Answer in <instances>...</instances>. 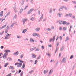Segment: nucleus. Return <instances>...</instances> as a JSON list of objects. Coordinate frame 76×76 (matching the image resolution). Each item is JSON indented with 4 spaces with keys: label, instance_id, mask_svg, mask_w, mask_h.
Instances as JSON below:
<instances>
[{
    "label": "nucleus",
    "instance_id": "nucleus-6",
    "mask_svg": "<svg viewBox=\"0 0 76 76\" xmlns=\"http://www.w3.org/2000/svg\"><path fill=\"white\" fill-rule=\"evenodd\" d=\"M13 9H14V12H18V11H17V10L16 9V5H14Z\"/></svg>",
    "mask_w": 76,
    "mask_h": 76
},
{
    "label": "nucleus",
    "instance_id": "nucleus-11",
    "mask_svg": "<svg viewBox=\"0 0 76 76\" xmlns=\"http://www.w3.org/2000/svg\"><path fill=\"white\" fill-rule=\"evenodd\" d=\"M41 28H35V31H37V32H38V31H39V30Z\"/></svg>",
    "mask_w": 76,
    "mask_h": 76
},
{
    "label": "nucleus",
    "instance_id": "nucleus-25",
    "mask_svg": "<svg viewBox=\"0 0 76 76\" xmlns=\"http://www.w3.org/2000/svg\"><path fill=\"white\" fill-rule=\"evenodd\" d=\"M58 15L59 17L60 18L61 16V15H62V13H58Z\"/></svg>",
    "mask_w": 76,
    "mask_h": 76
},
{
    "label": "nucleus",
    "instance_id": "nucleus-2",
    "mask_svg": "<svg viewBox=\"0 0 76 76\" xmlns=\"http://www.w3.org/2000/svg\"><path fill=\"white\" fill-rule=\"evenodd\" d=\"M18 65L17 66L18 67H20L22 66V63H16L15 64V66H16V65H18Z\"/></svg>",
    "mask_w": 76,
    "mask_h": 76
},
{
    "label": "nucleus",
    "instance_id": "nucleus-59",
    "mask_svg": "<svg viewBox=\"0 0 76 76\" xmlns=\"http://www.w3.org/2000/svg\"><path fill=\"white\" fill-rule=\"evenodd\" d=\"M33 36L34 37H35V36H36V33H33Z\"/></svg>",
    "mask_w": 76,
    "mask_h": 76
},
{
    "label": "nucleus",
    "instance_id": "nucleus-34",
    "mask_svg": "<svg viewBox=\"0 0 76 76\" xmlns=\"http://www.w3.org/2000/svg\"><path fill=\"white\" fill-rule=\"evenodd\" d=\"M63 21H61L59 22V24L61 25L63 24Z\"/></svg>",
    "mask_w": 76,
    "mask_h": 76
},
{
    "label": "nucleus",
    "instance_id": "nucleus-50",
    "mask_svg": "<svg viewBox=\"0 0 76 76\" xmlns=\"http://www.w3.org/2000/svg\"><path fill=\"white\" fill-rule=\"evenodd\" d=\"M37 62H38V61L37 60H35V62H34V64H37Z\"/></svg>",
    "mask_w": 76,
    "mask_h": 76
},
{
    "label": "nucleus",
    "instance_id": "nucleus-48",
    "mask_svg": "<svg viewBox=\"0 0 76 76\" xmlns=\"http://www.w3.org/2000/svg\"><path fill=\"white\" fill-rule=\"evenodd\" d=\"M72 25H71L70 28L69 29V32H70V31H71V29H72Z\"/></svg>",
    "mask_w": 76,
    "mask_h": 76
},
{
    "label": "nucleus",
    "instance_id": "nucleus-33",
    "mask_svg": "<svg viewBox=\"0 0 76 76\" xmlns=\"http://www.w3.org/2000/svg\"><path fill=\"white\" fill-rule=\"evenodd\" d=\"M4 32V31H3L2 32L0 33V35H3V34Z\"/></svg>",
    "mask_w": 76,
    "mask_h": 76
},
{
    "label": "nucleus",
    "instance_id": "nucleus-45",
    "mask_svg": "<svg viewBox=\"0 0 76 76\" xmlns=\"http://www.w3.org/2000/svg\"><path fill=\"white\" fill-rule=\"evenodd\" d=\"M68 16H70V17H72V14H69Z\"/></svg>",
    "mask_w": 76,
    "mask_h": 76
},
{
    "label": "nucleus",
    "instance_id": "nucleus-47",
    "mask_svg": "<svg viewBox=\"0 0 76 76\" xmlns=\"http://www.w3.org/2000/svg\"><path fill=\"white\" fill-rule=\"evenodd\" d=\"M39 50V48H37L35 50L36 51H38Z\"/></svg>",
    "mask_w": 76,
    "mask_h": 76
},
{
    "label": "nucleus",
    "instance_id": "nucleus-30",
    "mask_svg": "<svg viewBox=\"0 0 76 76\" xmlns=\"http://www.w3.org/2000/svg\"><path fill=\"white\" fill-rule=\"evenodd\" d=\"M63 50H64V46H63L61 48V51H63Z\"/></svg>",
    "mask_w": 76,
    "mask_h": 76
},
{
    "label": "nucleus",
    "instance_id": "nucleus-10",
    "mask_svg": "<svg viewBox=\"0 0 76 76\" xmlns=\"http://www.w3.org/2000/svg\"><path fill=\"white\" fill-rule=\"evenodd\" d=\"M18 54H19V52L18 51L15 52L13 53V55H14V56H18Z\"/></svg>",
    "mask_w": 76,
    "mask_h": 76
},
{
    "label": "nucleus",
    "instance_id": "nucleus-14",
    "mask_svg": "<svg viewBox=\"0 0 76 76\" xmlns=\"http://www.w3.org/2000/svg\"><path fill=\"white\" fill-rule=\"evenodd\" d=\"M27 20V19H23V20L22 21V22H23V25L25 24V22Z\"/></svg>",
    "mask_w": 76,
    "mask_h": 76
},
{
    "label": "nucleus",
    "instance_id": "nucleus-40",
    "mask_svg": "<svg viewBox=\"0 0 76 76\" xmlns=\"http://www.w3.org/2000/svg\"><path fill=\"white\" fill-rule=\"evenodd\" d=\"M6 25H4V26H3L1 28L2 29H3V28H4L6 27Z\"/></svg>",
    "mask_w": 76,
    "mask_h": 76
},
{
    "label": "nucleus",
    "instance_id": "nucleus-22",
    "mask_svg": "<svg viewBox=\"0 0 76 76\" xmlns=\"http://www.w3.org/2000/svg\"><path fill=\"white\" fill-rule=\"evenodd\" d=\"M15 23H12V24L11 25V26H10V27H11V28H13V26L15 25Z\"/></svg>",
    "mask_w": 76,
    "mask_h": 76
},
{
    "label": "nucleus",
    "instance_id": "nucleus-58",
    "mask_svg": "<svg viewBox=\"0 0 76 76\" xmlns=\"http://www.w3.org/2000/svg\"><path fill=\"white\" fill-rule=\"evenodd\" d=\"M27 7H28V6H26V7H25V8L24 9V10H26V9H27Z\"/></svg>",
    "mask_w": 76,
    "mask_h": 76
},
{
    "label": "nucleus",
    "instance_id": "nucleus-27",
    "mask_svg": "<svg viewBox=\"0 0 76 76\" xmlns=\"http://www.w3.org/2000/svg\"><path fill=\"white\" fill-rule=\"evenodd\" d=\"M23 9H20V11L19 12V13H20V14H21V13H22V12H23Z\"/></svg>",
    "mask_w": 76,
    "mask_h": 76
},
{
    "label": "nucleus",
    "instance_id": "nucleus-63",
    "mask_svg": "<svg viewBox=\"0 0 76 76\" xmlns=\"http://www.w3.org/2000/svg\"><path fill=\"white\" fill-rule=\"evenodd\" d=\"M3 48H4V47L3 46H1V49H3Z\"/></svg>",
    "mask_w": 76,
    "mask_h": 76
},
{
    "label": "nucleus",
    "instance_id": "nucleus-64",
    "mask_svg": "<svg viewBox=\"0 0 76 76\" xmlns=\"http://www.w3.org/2000/svg\"><path fill=\"white\" fill-rule=\"evenodd\" d=\"M72 3H74L75 4H76V1H72Z\"/></svg>",
    "mask_w": 76,
    "mask_h": 76
},
{
    "label": "nucleus",
    "instance_id": "nucleus-20",
    "mask_svg": "<svg viewBox=\"0 0 76 76\" xmlns=\"http://www.w3.org/2000/svg\"><path fill=\"white\" fill-rule=\"evenodd\" d=\"M32 57H33V58H35L36 57V56H35V54H32Z\"/></svg>",
    "mask_w": 76,
    "mask_h": 76
},
{
    "label": "nucleus",
    "instance_id": "nucleus-39",
    "mask_svg": "<svg viewBox=\"0 0 76 76\" xmlns=\"http://www.w3.org/2000/svg\"><path fill=\"white\" fill-rule=\"evenodd\" d=\"M63 29V28L62 27H59V30L60 31H61L62 30V29Z\"/></svg>",
    "mask_w": 76,
    "mask_h": 76
},
{
    "label": "nucleus",
    "instance_id": "nucleus-18",
    "mask_svg": "<svg viewBox=\"0 0 76 76\" xmlns=\"http://www.w3.org/2000/svg\"><path fill=\"white\" fill-rule=\"evenodd\" d=\"M53 70H52V69H51L50 72H49V75H50V74H51L53 73Z\"/></svg>",
    "mask_w": 76,
    "mask_h": 76
},
{
    "label": "nucleus",
    "instance_id": "nucleus-7",
    "mask_svg": "<svg viewBox=\"0 0 76 76\" xmlns=\"http://www.w3.org/2000/svg\"><path fill=\"white\" fill-rule=\"evenodd\" d=\"M4 52H5L6 53L8 54V53H10V50H4Z\"/></svg>",
    "mask_w": 76,
    "mask_h": 76
},
{
    "label": "nucleus",
    "instance_id": "nucleus-9",
    "mask_svg": "<svg viewBox=\"0 0 76 76\" xmlns=\"http://www.w3.org/2000/svg\"><path fill=\"white\" fill-rule=\"evenodd\" d=\"M30 20L32 21H35V18L34 17H33L31 18Z\"/></svg>",
    "mask_w": 76,
    "mask_h": 76
},
{
    "label": "nucleus",
    "instance_id": "nucleus-54",
    "mask_svg": "<svg viewBox=\"0 0 76 76\" xmlns=\"http://www.w3.org/2000/svg\"><path fill=\"white\" fill-rule=\"evenodd\" d=\"M51 29H54V27L53 26H52L51 27Z\"/></svg>",
    "mask_w": 76,
    "mask_h": 76
},
{
    "label": "nucleus",
    "instance_id": "nucleus-29",
    "mask_svg": "<svg viewBox=\"0 0 76 76\" xmlns=\"http://www.w3.org/2000/svg\"><path fill=\"white\" fill-rule=\"evenodd\" d=\"M36 35V36H37L38 37H39V38H40V36L38 34L36 33V34H35Z\"/></svg>",
    "mask_w": 76,
    "mask_h": 76
},
{
    "label": "nucleus",
    "instance_id": "nucleus-19",
    "mask_svg": "<svg viewBox=\"0 0 76 76\" xmlns=\"http://www.w3.org/2000/svg\"><path fill=\"white\" fill-rule=\"evenodd\" d=\"M27 31V30H26V29H24L23 30V31L22 32V33L23 34L24 33H25V32Z\"/></svg>",
    "mask_w": 76,
    "mask_h": 76
},
{
    "label": "nucleus",
    "instance_id": "nucleus-31",
    "mask_svg": "<svg viewBox=\"0 0 76 76\" xmlns=\"http://www.w3.org/2000/svg\"><path fill=\"white\" fill-rule=\"evenodd\" d=\"M9 64V63H6L5 65H4V67H7V65H8Z\"/></svg>",
    "mask_w": 76,
    "mask_h": 76
},
{
    "label": "nucleus",
    "instance_id": "nucleus-52",
    "mask_svg": "<svg viewBox=\"0 0 76 76\" xmlns=\"http://www.w3.org/2000/svg\"><path fill=\"white\" fill-rule=\"evenodd\" d=\"M63 29L64 30V31H66V29H67L65 27H64L63 28Z\"/></svg>",
    "mask_w": 76,
    "mask_h": 76
},
{
    "label": "nucleus",
    "instance_id": "nucleus-53",
    "mask_svg": "<svg viewBox=\"0 0 76 76\" xmlns=\"http://www.w3.org/2000/svg\"><path fill=\"white\" fill-rule=\"evenodd\" d=\"M59 39H60V40H62V37L60 36Z\"/></svg>",
    "mask_w": 76,
    "mask_h": 76
},
{
    "label": "nucleus",
    "instance_id": "nucleus-16",
    "mask_svg": "<svg viewBox=\"0 0 76 76\" xmlns=\"http://www.w3.org/2000/svg\"><path fill=\"white\" fill-rule=\"evenodd\" d=\"M61 62H62V63H65V62H66V59L65 58H63Z\"/></svg>",
    "mask_w": 76,
    "mask_h": 76
},
{
    "label": "nucleus",
    "instance_id": "nucleus-62",
    "mask_svg": "<svg viewBox=\"0 0 76 76\" xmlns=\"http://www.w3.org/2000/svg\"><path fill=\"white\" fill-rule=\"evenodd\" d=\"M61 53H60L59 54V57H61Z\"/></svg>",
    "mask_w": 76,
    "mask_h": 76
},
{
    "label": "nucleus",
    "instance_id": "nucleus-28",
    "mask_svg": "<svg viewBox=\"0 0 76 76\" xmlns=\"http://www.w3.org/2000/svg\"><path fill=\"white\" fill-rule=\"evenodd\" d=\"M52 11H53V9L51 8L50 9L49 11L50 13H52Z\"/></svg>",
    "mask_w": 76,
    "mask_h": 76
},
{
    "label": "nucleus",
    "instance_id": "nucleus-38",
    "mask_svg": "<svg viewBox=\"0 0 76 76\" xmlns=\"http://www.w3.org/2000/svg\"><path fill=\"white\" fill-rule=\"evenodd\" d=\"M25 0H23L22 2V4H23L24 3H25Z\"/></svg>",
    "mask_w": 76,
    "mask_h": 76
},
{
    "label": "nucleus",
    "instance_id": "nucleus-37",
    "mask_svg": "<svg viewBox=\"0 0 76 76\" xmlns=\"http://www.w3.org/2000/svg\"><path fill=\"white\" fill-rule=\"evenodd\" d=\"M33 72H34V70H32L31 71L29 72V73H30V74H31V73H32Z\"/></svg>",
    "mask_w": 76,
    "mask_h": 76
},
{
    "label": "nucleus",
    "instance_id": "nucleus-49",
    "mask_svg": "<svg viewBox=\"0 0 76 76\" xmlns=\"http://www.w3.org/2000/svg\"><path fill=\"white\" fill-rule=\"evenodd\" d=\"M16 18H17V15H15V16H14V19H16Z\"/></svg>",
    "mask_w": 76,
    "mask_h": 76
},
{
    "label": "nucleus",
    "instance_id": "nucleus-23",
    "mask_svg": "<svg viewBox=\"0 0 76 76\" xmlns=\"http://www.w3.org/2000/svg\"><path fill=\"white\" fill-rule=\"evenodd\" d=\"M69 36H67L65 40V41H69Z\"/></svg>",
    "mask_w": 76,
    "mask_h": 76
},
{
    "label": "nucleus",
    "instance_id": "nucleus-55",
    "mask_svg": "<svg viewBox=\"0 0 76 76\" xmlns=\"http://www.w3.org/2000/svg\"><path fill=\"white\" fill-rule=\"evenodd\" d=\"M10 13V12H8L7 14V16H8V15H9V14Z\"/></svg>",
    "mask_w": 76,
    "mask_h": 76
},
{
    "label": "nucleus",
    "instance_id": "nucleus-1",
    "mask_svg": "<svg viewBox=\"0 0 76 76\" xmlns=\"http://www.w3.org/2000/svg\"><path fill=\"white\" fill-rule=\"evenodd\" d=\"M11 34H9L7 33V35L4 38L5 39H8L10 38V36H11Z\"/></svg>",
    "mask_w": 76,
    "mask_h": 76
},
{
    "label": "nucleus",
    "instance_id": "nucleus-51",
    "mask_svg": "<svg viewBox=\"0 0 76 76\" xmlns=\"http://www.w3.org/2000/svg\"><path fill=\"white\" fill-rule=\"evenodd\" d=\"M73 58V55H72L70 57V59H72Z\"/></svg>",
    "mask_w": 76,
    "mask_h": 76
},
{
    "label": "nucleus",
    "instance_id": "nucleus-56",
    "mask_svg": "<svg viewBox=\"0 0 76 76\" xmlns=\"http://www.w3.org/2000/svg\"><path fill=\"white\" fill-rule=\"evenodd\" d=\"M33 0H31V4H33Z\"/></svg>",
    "mask_w": 76,
    "mask_h": 76
},
{
    "label": "nucleus",
    "instance_id": "nucleus-60",
    "mask_svg": "<svg viewBox=\"0 0 76 76\" xmlns=\"http://www.w3.org/2000/svg\"><path fill=\"white\" fill-rule=\"evenodd\" d=\"M21 71H22L21 70H20V69L18 71V73H20L21 72Z\"/></svg>",
    "mask_w": 76,
    "mask_h": 76
},
{
    "label": "nucleus",
    "instance_id": "nucleus-26",
    "mask_svg": "<svg viewBox=\"0 0 76 76\" xmlns=\"http://www.w3.org/2000/svg\"><path fill=\"white\" fill-rule=\"evenodd\" d=\"M35 48H36V47L33 48H31L30 49V51H33V50H35Z\"/></svg>",
    "mask_w": 76,
    "mask_h": 76
},
{
    "label": "nucleus",
    "instance_id": "nucleus-17",
    "mask_svg": "<svg viewBox=\"0 0 76 76\" xmlns=\"http://www.w3.org/2000/svg\"><path fill=\"white\" fill-rule=\"evenodd\" d=\"M25 64H23L22 68H21V69H25Z\"/></svg>",
    "mask_w": 76,
    "mask_h": 76
},
{
    "label": "nucleus",
    "instance_id": "nucleus-15",
    "mask_svg": "<svg viewBox=\"0 0 76 76\" xmlns=\"http://www.w3.org/2000/svg\"><path fill=\"white\" fill-rule=\"evenodd\" d=\"M48 70H44V74H46V73H48Z\"/></svg>",
    "mask_w": 76,
    "mask_h": 76
},
{
    "label": "nucleus",
    "instance_id": "nucleus-61",
    "mask_svg": "<svg viewBox=\"0 0 76 76\" xmlns=\"http://www.w3.org/2000/svg\"><path fill=\"white\" fill-rule=\"evenodd\" d=\"M23 58V55H21L20 56V58Z\"/></svg>",
    "mask_w": 76,
    "mask_h": 76
},
{
    "label": "nucleus",
    "instance_id": "nucleus-44",
    "mask_svg": "<svg viewBox=\"0 0 76 76\" xmlns=\"http://www.w3.org/2000/svg\"><path fill=\"white\" fill-rule=\"evenodd\" d=\"M58 48V47L57 46L56 48V51H55V53H56V52H57V51Z\"/></svg>",
    "mask_w": 76,
    "mask_h": 76
},
{
    "label": "nucleus",
    "instance_id": "nucleus-24",
    "mask_svg": "<svg viewBox=\"0 0 76 76\" xmlns=\"http://www.w3.org/2000/svg\"><path fill=\"white\" fill-rule=\"evenodd\" d=\"M30 42H34V41L32 38L30 39Z\"/></svg>",
    "mask_w": 76,
    "mask_h": 76
},
{
    "label": "nucleus",
    "instance_id": "nucleus-32",
    "mask_svg": "<svg viewBox=\"0 0 76 76\" xmlns=\"http://www.w3.org/2000/svg\"><path fill=\"white\" fill-rule=\"evenodd\" d=\"M67 23V22L66 21H63V25H65V24H66V23Z\"/></svg>",
    "mask_w": 76,
    "mask_h": 76
},
{
    "label": "nucleus",
    "instance_id": "nucleus-3",
    "mask_svg": "<svg viewBox=\"0 0 76 76\" xmlns=\"http://www.w3.org/2000/svg\"><path fill=\"white\" fill-rule=\"evenodd\" d=\"M55 38H56V36H55L53 37V38H50L49 40V42L50 43H51V42L52 41L53 43H54V40H55Z\"/></svg>",
    "mask_w": 76,
    "mask_h": 76
},
{
    "label": "nucleus",
    "instance_id": "nucleus-35",
    "mask_svg": "<svg viewBox=\"0 0 76 76\" xmlns=\"http://www.w3.org/2000/svg\"><path fill=\"white\" fill-rule=\"evenodd\" d=\"M47 54L48 55V57H50V53H49L48 52L47 53Z\"/></svg>",
    "mask_w": 76,
    "mask_h": 76
},
{
    "label": "nucleus",
    "instance_id": "nucleus-57",
    "mask_svg": "<svg viewBox=\"0 0 76 76\" xmlns=\"http://www.w3.org/2000/svg\"><path fill=\"white\" fill-rule=\"evenodd\" d=\"M8 30H5V34H7V32H8Z\"/></svg>",
    "mask_w": 76,
    "mask_h": 76
},
{
    "label": "nucleus",
    "instance_id": "nucleus-41",
    "mask_svg": "<svg viewBox=\"0 0 76 76\" xmlns=\"http://www.w3.org/2000/svg\"><path fill=\"white\" fill-rule=\"evenodd\" d=\"M63 9H62L61 8H60L59 10V11H62V10H63Z\"/></svg>",
    "mask_w": 76,
    "mask_h": 76
},
{
    "label": "nucleus",
    "instance_id": "nucleus-12",
    "mask_svg": "<svg viewBox=\"0 0 76 76\" xmlns=\"http://www.w3.org/2000/svg\"><path fill=\"white\" fill-rule=\"evenodd\" d=\"M3 15V11H2L0 12V15L1 17H2Z\"/></svg>",
    "mask_w": 76,
    "mask_h": 76
},
{
    "label": "nucleus",
    "instance_id": "nucleus-4",
    "mask_svg": "<svg viewBox=\"0 0 76 76\" xmlns=\"http://www.w3.org/2000/svg\"><path fill=\"white\" fill-rule=\"evenodd\" d=\"M8 54L6 53H5L3 55V58H7V56Z\"/></svg>",
    "mask_w": 76,
    "mask_h": 76
},
{
    "label": "nucleus",
    "instance_id": "nucleus-8",
    "mask_svg": "<svg viewBox=\"0 0 76 76\" xmlns=\"http://www.w3.org/2000/svg\"><path fill=\"white\" fill-rule=\"evenodd\" d=\"M44 14H42V15L40 17V19H39V22L40 21H41V20H42V19L43 18V16Z\"/></svg>",
    "mask_w": 76,
    "mask_h": 76
},
{
    "label": "nucleus",
    "instance_id": "nucleus-46",
    "mask_svg": "<svg viewBox=\"0 0 76 76\" xmlns=\"http://www.w3.org/2000/svg\"><path fill=\"white\" fill-rule=\"evenodd\" d=\"M46 30L47 31H51V29L50 28H48L47 29H46Z\"/></svg>",
    "mask_w": 76,
    "mask_h": 76
},
{
    "label": "nucleus",
    "instance_id": "nucleus-21",
    "mask_svg": "<svg viewBox=\"0 0 76 76\" xmlns=\"http://www.w3.org/2000/svg\"><path fill=\"white\" fill-rule=\"evenodd\" d=\"M7 60H8V61H12V59L10 58H8L7 59Z\"/></svg>",
    "mask_w": 76,
    "mask_h": 76
},
{
    "label": "nucleus",
    "instance_id": "nucleus-13",
    "mask_svg": "<svg viewBox=\"0 0 76 76\" xmlns=\"http://www.w3.org/2000/svg\"><path fill=\"white\" fill-rule=\"evenodd\" d=\"M10 69H11L12 70H14V67L12 66H10L9 67Z\"/></svg>",
    "mask_w": 76,
    "mask_h": 76
},
{
    "label": "nucleus",
    "instance_id": "nucleus-42",
    "mask_svg": "<svg viewBox=\"0 0 76 76\" xmlns=\"http://www.w3.org/2000/svg\"><path fill=\"white\" fill-rule=\"evenodd\" d=\"M17 38H22V37L20 36H17Z\"/></svg>",
    "mask_w": 76,
    "mask_h": 76
},
{
    "label": "nucleus",
    "instance_id": "nucleus-5",
    "mask_svg": "<svg viewBox=\"0 0 76 76\" xmlns=\"http://www.w3.org/2000/svg\"><path fill=\"white\" fill-rule=\"evenodd\" d=\"M34 9L33 8L31 9L28 11V14H30V13H31V12H32L33 11H34Z\"/></svg>",
    "mask_w": 76,
    "mask_h": 76
},
{
    "label": "nucleus",
    "instance_id": "nucleus-36",
    "mask_svg": "<svg viewBox=\"0 0 76 76\" xmlns=\"http://www.w3.org/2000/svg\"><path fill=\"white\" fill-rule=\"evenodd\" d=\"M39 57H37V60H38V59H40V58H41V57L40 56V55H39Z\"/></svg>",
    "mask_w": 76,
    "mask_h": 76
},
{
    "label": "nucleus",
    "instance_id": "nucleus-43",
    "mask_svg": "<svg viewBox=\"0 0 76 76\" xmlns=\"http://www.w3.org/2000/svg\"><path fill=\"white\" fill-rule=\"evenodd\" d=\"M23 72H22L20 74V76H22V75H23Z\"/></svg>",
    "mask_w": 76,
    "mask_h": 76
}]
</instances>
